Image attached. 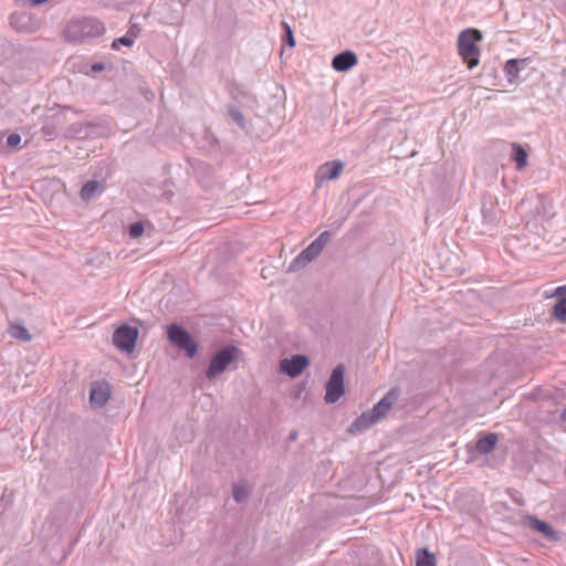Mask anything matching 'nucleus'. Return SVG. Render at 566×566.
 Segmentation results:
<instances>
[{
  "label": "nucleus",
  "instance_id": "f3484780",
  "mask_svg": "<svg viewBox=\"0 0 566 566\" xmlns=\"http://www.w3.org/2000/svg\"><path fill=\"white\" fill-rule=\"evenodd\" d=\"M525 62H526V59H511V60L506 61L503 71L505 73V76L507 77V81L511 84H513L517 81L518 74L521 71L520 65Z\"/></svg>",
  "mask_w": 566,
  "mask_h": 566
},
{
  "label": "nucleus",
  "instance_id": "5701e85b",
  "mask_svg": "<svg viewBox=\"0 0 566 566\" xmlns=\"http://www.w3.org/2000/svg\"><path fill=\"white\" fill-rule=\"evenodd\" d=\"M416 566H436L434 555L424 547L417 549Z\"/></svg>",
  "mask_w": 566,
  "mask_h": 566
},
{
  "label": "nucleus",
  "instance_id": "c85d7f7f",
  "mask_svg": "<svg viewBox=\"0 0 566 566\" xmlns=\"http://www.w3.org/2000/svg\"><path fill=\"white\" fill-rule=\"evenodd\" d=\"M134 42L135 41H133L127 34H125L124 36L117 38L113 41L112 49L118 50L120 45L132 46Z\"/></svg>",
  "mask_w": 566,
  "mask_h": 566
},
{
  "label": "nucleus",
  "instance_id": "7c9ffc66",
  "mask_svg": "<svg viewBox=\"0 0 566 566\" xmlns=\"http://www.w3.org/2000/svg\"><path fill=\"white\" fill-rule=\"evenodd\" d=\"M142 29L138 24L136 23H130V27L127 31V35L133 40L135 41V39L139 35Z\"/></svg>",
  "mask_w": 566,
  "mask_h": 566
},
{
  "label": "nucleus",
  "instance_id": "dca6fc26",
  "mask_svg": "<svg viewBox=\"0 0 566 566\" xmlns=\"http://www.w3.org/2000/svg\"><path fill=\"white\" fill-rule=\"evenodd\" d=\"M105 189V185L102 181L90 180L83 185L81 189V198L84 201H91L92 199L102 195Z\"/></svg>",
  "mask_w": 566,
  "mask_h": 566
},
{
  "label": "nucleus",
  "instance_id": "f03ea898",
  "mask_svg": "<svg viewBox=\"0 0 566 566\" xmlns=\"http://www.w3.org/2000/svg\"><path fill=\"white\" fill-rule=\"evenodd\" d=\"M331 238L332 232H322L307 248H305L295 259L292 260V262L289 264L287 272H296L315 260L322 253Z\"/></svg>",
  "mask_w": 566,
  "mask_h": 566
},
{
  "label": "nucleus",
  "instance_id": "6e6552de",
  "mask_svg": "<svg viewBox=\"0 0 566 566\" xmlns=\"http://www.w3.org/2000/svg\"><path fill=\"white\" fill-rule=\"evenodd\" d=\"M344 168L345 164L338 159L319 165L315 172V188H321L325 181L337 179Z\"/></svg>",
  "mask_w": 566,
  "mask_h": 566
},
{
  "label": "nucleus",
  "instance_id": "c756f323",
  "mask_svg": "<svg viewBox=\"0 0 566 566\" xmlns=\"http://www.w3.org/2000/svg\"><path fill=\"white\" fill-rule=\"evenodd\" d=\"M21 143V136L18 133H12L7 137V145L9 147H17Z\"/></svg>",
  "mask_w": 566,
  "mask_h": 566
},
{
  "label": "nucleus",
  "instance_id": "0eeeda50",
  "mask_svg": "<svg viewBox=\"0 0 566 566\" xmlns=\"http://www.w3.org/2000/svg\"><path fill=\"white\" fill-rule=\"evenodd\" d=\"M138 329L127 324L118 326L113 333V344L120 352L132 353L136 347Z\"/></svg>",
  "mask_w": 566,
  "mask_h": 566
},
{
  "label": "nucleus",
  "instance_id": "2f4dec72",
  "mask_svg": "<svg viewBox=\"0 0 566 566\" xmlns=\"http://www.w3.org/2000/svg\"><path fill=\"white\" fill-rule=\"evenodd\" d=\"M554 296L559 297V300L566 298V285L558 286L554 292Z\"/></svg>",
  "mask_w": 566,
  "mask_h": 566
},
{
  "label": "nucleus",
  "instance_id": "b1692460",
  "mask_svg": "<svg viewBox=\"0 0 566 566\" xmlns=\"http://www.w3.org/2000/svg\"><path fill=\"white\" fill-rule=\"evenodd\" d=\"M233 499L237 503H243L248 500L250 491L245 483L233 484L232 488Z\"/></svg>",
  "mask_w": 566,
  "mask_h": 566
},
{
  "label": "nucleus",
  "instance_id": "1a4fd4ad",
  "mask_svg": "<svg viewBox=\"0 0 566 566\" xmlns=\"http://www.w3.org/2000/svg\"><path fill=\"white\" fill-rule=\"evenodd\" d=\"M310 365V359L305 355L296 354L291 358H285L280 361V370L291 378L300 376L303 370Z\"/></svg>",
  "mask_w": 566,
  "mask_h": 566
},
{
  "label": "nucleus",
  "instance_id": "bb28decb",
  "mask_svg": "<svg viewBox=\"0 0 566 566\" xmlns=\"http://www.w3.org/2000/svg\"><path fill=\"white\" fill-rule=\"evenodd\" d=\"M282 27L284 29V38H283L284 42L290 48H294L295 46V40H294V35H293V31H292L291 27L286 22H282Z\"/></svg>",
  "mask_w": 566,
  "mask_h": 566
},
{
  "label": "nucleus",
  "instance_id": "f704fd0d",
  "mask_svg": "<svg viewBox=\"0 0 566 566\" xmlns=\"http://www.w3.org/2000/svg\"><path fill=\"white\" fill-rule=\"evenodd\" d=\"M289 438H290V440H296L297 432L296 431L291 432Z\"/></svg>",
  "mask_w": 566,
  "mask_h": 566
},
{
  "label": "nucleus",
  "instance_id": "9d476101",
  "mask_svg": "<svg viewBox=\"0 0 566 566\" xmlns=\"http://www.w3.org/2000/svg\"><path fill=\"white\" fill-rule=\"evenodd\" d=\"M400 397V388L399 387H391L387 394L373 407L370 412L374 415V418H376L378 421H380L387 412L391 409L394 403L399 399Z\"/></svg>",
  "mask_w": 566,
  "mask_h": 566
},
{
  "label": "nucleus",
  "instance_id": "f8f14e48",
  "mask_svg": "<svg viewBox=\"0 0 566 566\" xmlns=\"http://www.w3.org/2000/svg\"><path fill=\"white\" fill-rule=\"evenodd\" d=\"M111 398V386L106 381L94 382L90 392V402L94 408H103Z\"/></svg>",
  "mask_w": 566,
  "mask_h": 566
},
{
  "label": "nucleus",
  "instance_id": "9b49d317",
  "mask_svg": "<svg viewBox=\"0 0 566 566\" xmlns=\"http://www.w3.org/2000/svg\"><path fill=\"white\" fill-rule=\"evenodd\" d=\"M10 24L18 32L34 33L39 29V21L27 12H14L10 15Z\"/></svg>",
  "mask_w": 566,
  "mask_h": 566
},
{
  "label": "nucleus",
  "instance_id": "6ab92c4d",
  "mask_svg": "<svg viewBox=\"0 0 566 566\" xmlns=\"http://www.w3.org/2000/svg\"><path fill=\"white\" fill-rule=\"evenodd\" d=\"M512 149H513L512 159L515 161L516 168L518 170L524 169L527 166V157H528L526 149L522 145L516 144V143L512 144Z\"/></svg>",
  "mask_w": 566,
  "mask_h": 566
},
{
  "label": "nucleus",
  "instance_id": "f257e3e1",
  "mask_svg": "<svg viewBox=\"0 0 566 566\" xmlns=\"http://www.w3.org/2000/svg\"><path fill=\"white\" fill-rule=\"evenodd\" d=\"M105 32L104 24L92 17L71 19L63 31L67 42L80 44L101 36Z\"/></svg>",
  "mask_w": 566,
  "mask_h": 566
},
{
  "label": "nucleus",
  "instance_id": "2eb2a0df",
  "mask_svg": "<svg viewBox=\"0 0 566 566\" xmlns=\"http://www.w3.org/2000/svg\"><path fill=\"white\" fill-rule=\"evenodd\" d=\"M377 422H378V420L376 418H374V415L370 411L363 412L358 418H356L352 422V424L349 427V432L350 433H360Z\"/></svg>",
  "mask_w": 566,
  "mask_h": 566
},
{
  "label": "nucleus",
  "instance_id": "cd10ccee",
  "mask_svg": "<svg viewBox=\"0 0 566 566\" xmlns=\"http://www.w3.org/2000/svg\"><path fill=\"white\" fill-rule=\"evenodd\" d=\"M144 232V224L143 222H134L129 226L128 234L132 239L139 238Z\"/></svg>",
  "mask_w": 566,
  "mask_h": 566
},
{
  "label": "nucleus",
  "instance_id": "ddd939ff",
  "mask_svg": "<svg viewBox=\"0 0 566 566\" xmlns=\"http://www.w3.org/2000/svg\"><path fill=\"white\" fill-rule=\"evenodd\" d=\"M358 62L357 55L353 51H344L336 54L332 60V66L338 72H347Z\"/></svg>",
  "mask_w": 566,
  "mask_h": 566
},
{
  "label": "nucleus",
  "instance_id": "72a5a7b5",
  "mask_svg": "<svg viewBox=\"0 0 566 566\" xmlns=\"http://www.w3.org/2000/svg\"><path fill=\"white\" fill-rule=\"evenodd\" d=\"M92 70L95 72H99V71L104 70V65L102 63L93 64Z\"/></svg>",
  "mask_w": 566,
  "mask_h": 566
},
{
  "label": "nucleus",
  "instance_id": "a211bd4d",
  "mask_svg": "<svg viewBox=\"0 0 566 566\" xmlns=\"http://www.w3.org/2000/svg\"><path fill=\"white\" fill-rule=\"evenodd\" d=\"M88 122H76L72 123L65 130V136L70 138L86 139Z\"/></svg>",
  "mask_w": 566,
  "mask_h": 566
},
{
  "label": "nucleus",
  "instance_id": "423d86ee",
  "mask_svg": "<svg viewBox=\"0 0 566 566\" xmlns=\"http://www.w3.org/2000/svg\"><path fill=\"white\" fill-rule=\"evenodd\" d=\"M345 366L338 364L331 373V376L325 385V397L326 403H335L345 394L344 384Z\"/></svg>",
  "mask_w": 566,
  "mask_h": 566
},
{
  "label": "nucleus",
  "instance_id": "aec40b11",
  "mask_svg": "<svg viewBox=\"0 0 566 566\" xmlns=\"http://www.w3.org/2000/svg\"><path fill=\"white\" fill-rule=\"evenodd\" d=\"M528 525L534 528L535 531L542 533L545 537L551 539H556V533L554 530L545 522L536 518V517H530L528 518Z\"/></svg>",
  "mask_w": 566,
  "mask_h": 566
},
{
  "label": "nucleus",
  "instance_id": "a878e982",
  "mask_svg": "<svg viewBox=\"0 0 566 566\" xmlns=\"http://www.w3.org/2000/svg\"><path fill=\"white\" fill-rule=\"evenodd\" d=\"M553 316L562 323H566V298L559 300L554 308H553Z\"/></svg>",
  "mask_w": 566,
  "mask_h": 566
},
{
  "label": "nucleus",
  "instance_id": "c9c22d12",
  "mask_svg": "<svg viewBox=\"0 0 566 566\" xmlns=\"http://www.w3.org/2000/svg\"><path fill=\"white\" fill-rule=\"evenodd\" d=\"M455 43H457V49L460 52V33L457 35Z\"/></svg>",
  "mask_w": 566,
  "mask_h": 566
},
{
  "label": "nucleus",
  "instance_id": "4be33fe9",
  "mask_svg": "<svg viewBox=\"0 0 566 566\" xmlns=\"http://www.w3.org/2000/svg\"><path fill=\"white\" fill-rule=\"evenodd\" d=\"M497 443V436L495 433H490L486 437L480 439L476 442V450L480 453H489L491 452Z\"/></svg>",
  "mask_w": 566,
  "mask_h": 566
},
{
  "label": "nucleus",
  "instance_id": "39448f33",
  "mask_svg": "<svg viewBox=\"0 0 566 566\" xmlns=\"http://www.w3.org/2000/svg\"><path fill=\"white\" fill-rule=\"evenodd\" d=\"M238 353L239 349L233 345H228L219 349L210 360L206 370V377L211 380L223 373L228 366L237 359Z\"/></svg>",
  "mask_w": 566,
  "mask_h": 566
},
{
  "label": "nucleus",
  "instance_id": "473e14b6",
  "mask_svg": "<svg viewBox=\"0 0 566 566\" xmlns=\"http://www.w3.org/2000/svg\"><path fill=\"white\" fill-rule=\"evenodd\" d=\"M31 7H40L46 3L49 0H24Z\"/></svg>",
  "mask_w": 566,
  "mask_h": 566
},
{
  "label": "nucleus",
  "instance_id": "7ed1b4c3",
  "mask_svg": "<svg viewBox=\"0 0 566 566\" xmlns=\"http://www.w3.org/2000/svg\"><path fill=\"white\" fill-rule=\"evenodd\" d=\"M482 40V33L476 29L462 31V62L473 69L480 61V48L475 44Z\"/></svg>",
  "mask_w": 566,
  "mask_h": 566
},
{
  "label": "nucleus",
  "instance_id": "4468645a",
  "mask_svg": "<svg viewBox=\"0 0 566 566\" xmlns=\"http://www.w3.org/2000/svg\"><path fill=\"white\" fill-rule=\"evenodd\" d=\"M88 138H104L112 134V126L106 118L99 117L88 122Z\"/></svg>",
  "mask_w": 566,
  "mask_h": 566
},
{
  "label": "nucleus",
  "instance_id": "20e7f679",
  "mask_svg": "<svg viewBox=\"0 0 566 566\" xmlns=\"http://www.w3.org/2000/svg\"><path fill=\"white\" fill-rule=\"evenodd\" d=\"M167 337L171 344L184 350L189 358H193L198 352V344L190 333L179 324H170L167 328Z\"/></svg>",
  "mask_w": 566,
  "mask_h": 566
},
{
  "label": "nucleus",
  "instance_id": "412c9836",
  "mask_svg": "<svg viewBox=\"0 0 566 566\" xmlns=\"http://www.w3.org/2000/svg\"><path fill=\"white\" fill-rule=\"evenodd\" d=\"M227 111L228 115L239 126V128L247 132L249 128V123L245 119L243 113L234 105H228Z\"/></svg>",
  "mask_w": 566,
  "mask_h": 566
},
{
  "label": "nucleus",
  "instance_id": "393cba45",
  "mask_svg": "<svg viewBox=\"0 0 566 566\" xmlns=\"http://www.w3.org/2000/svg\"><path fill=\"white\" fill-rule=\"evenodd\" d=\"M10 335L15 338V339H20V340H23V342H29L31 340V334L29 333V331L22 326V325H11L10 327Z\"/></svg>",
  "mask_w": 566,
  "mask_h": 566
}]
</instances>
